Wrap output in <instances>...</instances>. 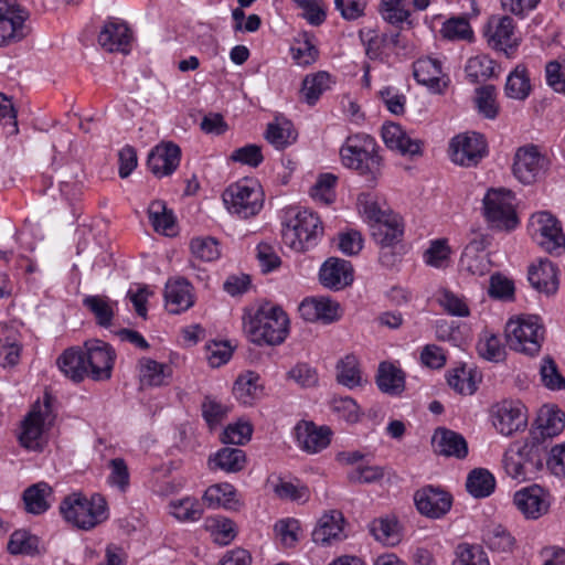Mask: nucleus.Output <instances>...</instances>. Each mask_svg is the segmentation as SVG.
I'll return each mask as SVG.
<instances>
[{
  "label": "nucleus",
  "mask_w": 565,
  "mask_h": 565,
  "mask_svg": "<svg viewBox=\"0 0 565 565\" xmlns=\"http://www.w3.org/2000/svg\"><path fill=\"white\" fill-rule=\"evenodd\" d=\"M289 319L278 306L269 302L248 307L243 316V329L255 344L278 345L288 335Z\"/></svg>",
  "instance_id": "nucleus-1"
},
{
  "label": "nucleus",
  "mask_w": 565,
  "mask_h": 565,
  "mask_svg": "<svg viewBox=\"0 0 565 565\" xmlns=\"http://www.w3.org/2000/svg\"><path fill=\"white\" fill-rule=\"evenodd\" d=\"M478 353L481 358L500 362L504 359L505 350L501 345L500 339L494 334L484 333L477 344Z\"/></svg>",
  "instance_id": "nucleus-58"
},
{
  "label": "nucleus",
  "mask_w": 565,
  "mask_h": 565,
  "mask_svg": "<svg viewBox=\"0 0 565 565\" xmlns=\"http://www.w3.org/2000/svg\"><path fill=\"white\" fill-rule=\"evenodd\" d=\"M484 36L491 49L504 52L507 56L513 54L519 46L515 24L509 15H492L487 23Z\"/></svg>",
  "instance_id": "nucleus-14"
},
{
  "label": "nucleus",
  "mask_w": 565,
  "mask_h": 565,
  "mask_svg": "<svg viewBox=\"0 0 565 565\" xmlns=\"http://www.w3.org/2000/svg\"><path fill=\"white\" fill-rule=\"evenodd\" d=\"M88 377L94 381L109 380L115 363V352L107 343L95 340L84 345Z\"/></svg>",
  "instance_id": "nucleus-16"
},
{
  "label": "nucleus",
  "mask_w": 565,
  "mask_h": 565,
  "mask_svg": "<svg viewBox=\"0 0 565 565\" xmlns=\"http://www.w3.org/2000/svg\"><path fill=\"white\" fill-rule=\"evenodd\" d=\"M414 501L420 514L431 519L444 516L451 508V495L439 487L426 486L417 490Z\"/></svg>",
  "instance_id": "nucleus-19"
},
{
  "label": "nucleus",
  "mask_w": 565,
  "mask_h": 565,
  "mask_svg": "<svg viewBox=\"0 0 565 565\" xmlns=\"http://www.w3.org/2000/svg\"><path fill=\"white\" fill-rule=\"evenodd\" d=\"M83 305L95 316L97 324L100 327L111 326L114 318V302L105 296H87Z\"/></svg>",
  "instance_id": "nucleus-47"
},
{
  "label": "nucleus",
  "mask_w": 565,
  "mask_h": 565,
  "mask_svg": "<svg viewBox=\"0 0 565 565\" xmlns=\"http://www.w3.org/2000/svg\"><path fill=\"white\" fill-rule=\"evenodd\" d=\"M370 532L376 541L386 545H395L399 542L397 523L387 518L376 519L370 524Z\"/></svg>",
  "instance_id": "nucleus-52"
},
{
  "label": "nucleus",
  "mask_w": 565,
  "mask_h": 565,
  "mask_svg": "<svg viewBox=\"0 0 565 565\" xmlns=\"http://www.w3.org/2000/svg\"><path fill=\"white\" fill-rule=\"evenodd\" d=\"M320 282L330 289L340 290L353 281V268L350 262L330 257L320 268Z\"/></svg>",
  "instance_id": "nucleus-21"
},
{
  "label": "nucleus",
  "mask_w": 565,
  "mask_h": 565,
  "mask_svg": "<svg viewBox=\"0 0 565 565\" xmlns=\"http://www.w3.org/2000/svg\"><path fill=\"white\" fill-rule=\"evenodd\" d=\"M466 488L472 497L486 498L494 491L495 479L487 469L476 468L468 475Z\"/></svg>",
  "instance_id": "nucleus-41"
},
{
  "label": "nucleus",
  "mask_w": 565,
  "mask_h": 565,
  "mask_svg": "<svg viewBox=\"0 0 565 565\" xmlns=\"http://www.w3.org/2000/svg\"><path fill=\"white\" fill-rule=\"evenodd\" d=\"M546 446L537 434H530L523 443L511 444L503 454L505 473L518 482L534 480L544 468Z\"/></svg>",
  "instance_id": "nucleus-2"
},
{
  "label": "nucleus",
  "mask_w": 565,
  "mask_h": 565,
  "mask_svg": "<svg viewBox=\"0 0 565 565\" xmlns=\"http://www.w3.org/2000/svg\"><path fill=\"white\" fill-rule=\"evenodd\" d=\"M331 429L317 426L312 422H300L296 426V437L299 446L307 452L316 454L327 448L331 440Z\"/></svg>",
  "instance_id": "nucleus-23"
},
{
  "label": "nucleus",
  "mask_w": 565,
  "mask_h": 565,
  "mask_svg": "<svg viewBox=\"0 0 565 565\" xmlns=\"http://www.w3.org/2000/svg\"><path fill=\"white\" fill-rule=\"evenodd\" d=\"M513 504L526 520H537L548 513L552 495L544 487L533 483L514 492Z\"/></svg>",
  "instance_id": "nucleus-13"
},
{
  "label": "nucleus",
  "mask_w": 565,
  "mask_h": 565,
  "mask_svg": "<svg viewBox=\"0 0 565 565\" xmlns=\"http://www.w3.org/2000/svg\"><path fill=\"white\" fill-rule=\"evenodd\" d=\"M301 317L307 321L331 323L340 318V306L329 298L305 299L299 306Z\"/></svg>",
  "instance_id": "nucleus-24"
},
{
  "label": "nucleus",
  "mask_w": 565,
  "mask_h": 565,
  "mask_svg": "<svg viewBox=\"0 0 565 565\" xmlns=\"http://www.w3.org/2000/svg\"><path fill=\"white\" fill-rule=\"evenodd\" d=\"M171 513L181 521H196L202 515L201 503L193 498L171 502Z\"/></svg>",
  "instance_id": "nucleus-61"
},
{
  "label": "nucleus",
  "mask_w": 565,
  "mask_h": 565,
  "mask_svg": "<svg viewBox=\"0 0 565 565\" xmlns=\"http://www.w3.org/2000/svg\"><path fill=\"white\" fill-rule=\"evenodd\" d=\"M205 527L211 533L213 541L220 545L230 544L236 536L234 522L224 516L206 519Z\"/></svg>",
  "instance_id": "nucleus-46"
},
{
  "label": "nucleus",
  "mask_w": 565,
  "mask_h": 565,
  "mask_svg": "<svg viewBox=\"0 0 565 565\" xmlns=\"http://www.w3.org/2000/svg\"><path fill=\"white\" fill-rule=\"evenodd\" d=\"M454 565H490L486 552L476 545L461 544Z\"/></svg>",
  "instance_id": "nucleus-64"
},
{
  "label": "nucleus",
  "mask_w": 565,
  "mask_h": 565,
  "mask_svg": "<svg viewBox=\"0 0 565 565\" xmlns=\"http://www.w3.org/2000/svg\"><path fill=\"white\" fill-rule=\"evenodd\" d=\"M181 149L169 141L156 146L148 156L147 166L158 178L172 174L179 167Z\"/></svg>",
  "instance_id": "nucleus-20"
},
{
  "label": "nucleus",
  "mask_w": 565,
  "mask_h": 565,
  "mask_svg": "<svg viewBox=\"0 0 565 565\" xmlns=\"http://www.w3.org/2000/svg\"><path fill=\"white\" fill-rule=\"evenodd\" d=\"M148 215L154 231L167 236L175 232V218L171 210L167 209L163 201L157 200L150 203Z\"/></svg>",
  "instance_id": "nucleus-40"
},
{
  "label": "nucleus",
  "mask_w": 565,
  "mask_h": 565,
  "mask_svg": "<svg viewBox=\"0 0 565 565\" xmlns=\"http://www.w3.org/2000/svg\"><path fill=\"white\" fill-rule=\"evenodd\" d=\"M245 465L246 455L239 448H222L209 459L212 470L220 469L225 472H238L244 469Z\"/></svg>",
  "instance_id": "nucleus-37"
},
{
  "label": "nucleus",
  "mask_w": 565,
  "mask_h": 565,
  "mask_svg": "<svg viewBox=\"0 0 565 565\" xmlns=\"http://www.w3.org/2000/svg\"><path fill=\"white\" fill-rule=\"evenodd\" d=\"M166 308L170 313H180L193 305L191 286L184 279L169 280L164 288Z\"/></svg>",
  "instance_id": "nucleus-30"
},
{
  "label": "nucleus",
  "mask_w": 565,
  "mask_h": 565,
  "mask_svg": "<svg viewBox=\"0 0 565 565\" xmlns=\"http://www.w3.org/2000/svg\"><path fill=\"white\" fill-rule=\"evenodd\" d=\"M415 79L436 92L441 90L443 67L441 62L433 57L418 58L413 65Z\"/></svg>",
  "instance_id": "nucleus-33"
},
{
  "label": "nucleus",
  "mask_w": 565,
  "mask_h": 565,
  "mask_svg": "<svg viewBox=\"0 0 565 565\" xmlns=\"http://www.w3.org/2000/svg\"><path fill=\"white\" fill-rule=\"evenodd\" d=\"M298 46L292 49V56L297 64L307 66L312 64L318 55L319 51L315 44L313 36L307 32L299 34L297 40Z\"/></svg>",
  "instance_id": "nucleus-54"
},
{
  "label": "nucleus",
  "mask_w": 565,
  "mask_h": 565,
  "mask_svg": "<svg viewBox=\"0 0 565 565\" xmlns=\"http://www.w3.org/2000/svg\"><path fill=\"white\" fill-rule=\"evenodd\" d=\"M344 167L375 181L381 174L382 158L377 153V145L373 137L366 134L349 136L340 149Z\"/></svg>",
  "instance_id": "nucleus-4"
},
{
  "label": "nucleus",
  "mask_w": 565,
  "mask_h": 565,
  "mask_svg": "<svg viewBox=\"0 0 565 565\" xmlns=\"http://www.w3.org/2000/svg\"><path fill=\"white\" fill-rule=\"evenodd\" d=\"M338 178L332 173L320 174L316 183L311 186V196L324 204H330L334 201L335 193L334 186Z\"/></svg>",
  "instance_id": "nucleus-56"
},
{
  "label": "nucleus",
  "mask_w": 565,
  "mask_h": 565,
  "mask_svg": "<svg viewBox=\"0 0 565 565\" xmlns=\"http://www.w3.org/2000/svg\"><path fill=\"white\" fill-rule=\"evenodd\" d=\"M264 385L258 373L254 371H245L235 380L233 394L235 398L244 404L252 405L263 395Z\"/></svg>",
  "instance_id": "nucleus-32"
},
{
  "label": "nucleus",
  "mask_w": 565,
  "mask_h": 565,
  "mask_svg": "<svg viewBox=\"0 0 565 565\" xmlns=\"http://www.w3.org/2000/svg\"><path fill=\"white\" fill-rule=\"evenodd\" d=\"M300 523L296 519L280 520L275 524V532L285 547H294L299 541Z\"/></svg>",
  "instance_id": "nucleus-62"
},
{
  "label": "nucleus",
  "mask_w": 565,
  "mask_h": 565,
  "mask_svg": "<svg viewBox=\"0 0 565 565\" xmlns=\"http://www.w3.org/2000/svg\"><path fill=\"white\" fill-rule=\"evenodd\" d=\"M323 235L322 222L308 209H291L282 223L281 237L295 252H306L316 246Z\"/></svg>",
  "instance_id": "nucleus-3"
},
{
  "label": "nucleus",
  "mask_w": 565,
  "mask_h": 565,
  "mask_svg": "<svg viewBox=\"0 0 565 565\" xmlns=\"http://www.w3.org/2000/svg\"><path fill=\"white\" fill-rule=\"evenodd\" d=\"M53 402L52 395L45 393L43 401L36 402L22 422L19 441L23 448L32 451L43 449L45 444L44 428L51 426L55 418Z\"/></svg>",
  "instance_id": "nucleus-7"
},
{
  "label": "nucleus",
  "mask_w": 565,
  "mask_h": 565,
  "mask_svg": "<svg viewBox=\"0 0 565 565\" xmlns=\"http://www.w3.org/2000/svg\"><path fill=\"white\" fill-rule=\"evenodd\" d=\"M449 150L456 164L475 167L486 156L487 143L480 134H462L451 139Z\"/></svg>",
  "instance_id": "nucleus-15"
},
{
  "label": "nucleus",
  "mask_w": 565,
  "mask_h": 565,
  "mask_svg": "<svg viewBox=\"0 0 565 565\" xmlns=\"http://www.w3.org/2000/svg\"><path fill=\"white\" fill-rule=\"evenodd\" d=\"M331 76L327 72L307 75L302 81L301 94L309 105H315L323 92L330 88Z\"/></svg>",
  "instance_id": "nucleus-42"
},
{
  "label": "nucleus",
  "mask_w": 565,
  "mask_h": 565,
  "mask_svg": "<svg viewBox=\"0 0 565 565\" xmlns=\"http://www.w3.org/2000/svg\"><path fill=\"white\" fill-rule=\"evenodd\" d=\"M483 216L492 228L512 231L519 225L514 195L504 189H490L483 198Z\"/></svg>",
  "instance_id": "nucleus-9"
},
{
  "label": "nucleus",
  "mask_w": 565,
  "mask_h": 565,
  "mask_svg": "<svg viewBox=\"0 0 565 565\" xmlns=\"http://www.w3.org/2000/svg\"><path fill=\"white\" fill-rule=\"evenodd\" d=\"M223 202L230 213L241 218H249L263 209L264 194L257 182L244 179L224 191Z\"/></svg>",
  "instance_id": "nucleus-8"
},
{
  "label": "nucleus",
  "mask_w": 565,
  "mask_h": 565,
  "mask_svg": "<svg viewBox=\"0 0 565 565\" xmlns=\"http://www.w3.org/2000/svg\"><path fill=\"white\" fill-rule=\"evenodd\" d=\"M491 238L487 234H476L465 247L459 260L460 269L471 275L483 276L491 269V260L487 247Z\"/></svg>",
  "instance_id": "nucleus-17"
},
{
  "label": "nucleus",
  "mask_w": 565,
  "mask_h": 565,
  "mask_svg": "<svg viewBox=\"0 0 565 565\" xmlns=\"http://www.w3.org/2000/svg\"><path fill=\"white\" fill-rule=\"evenodd\" d=\"M29 11L17 3L0 1V46L20 42L30 32Z\"/></svg>",
  "instance_id": "nucleus-12"
},
{
  "label": "nucleus",
  "mask_w": 565,
  "mask_h": 565,
  "mask_svg": "<svg viewBox=\"0 0 565 565\" xmlns=\"http://www.w3.org/2000/svg\"><path fill=\"white\" fill-rule=\"evenodd\" d=\"M447 382L452 390L462 395H471L477 390L472 370H468L463 365L450 370L447 374Z\"/></svg>",
  "instance_id": "nucleus-51"
},
{
  "label": "nucleus",
  "mask_w": 565,
  "mask_h": 565,
  "mask_svg": "<svg viewBox=\"0 0 565 565\" xmlns=\"http://www.w3.org/2000/svg\"><path fill=\"white\" fill-rule=\"evenodd\" d=\"M540 376L546 388L551 391L565 390V377L561 374L556 362L550 355L542 359Z\"/></svg>",
  "instance_id": "nucleus-53"
},
{
  "label": "nucleus",
  "mask_w": 565,
  "mask_h": 565,
  "mask_svg": "<svg viewBox=\"0 0 565 565\" xmlns=\"http://www.w3.org/2000/svg\"><path fill=\"white\" fill-rule=\"evenodd\" d=\"M265 137L276 149H285L296 141L297 134L292 124L284 120L268 124Z\"/></svg>",
  "instance_id": "nucleus-44"
},
{
  "label": "nucleus",
  "mask_w": 565,
  "mask_h": 565,
  "mask_svg": "<svg viewBox=\"0 0 565 565\" xmlns=\"http://www.w3.org/2000/svg\"><path fill=\"white\" fill-rule=\"evenodd\" d=\"M531 236L545 252L561 254L565 248V235L559 222L548 212H540L531 217Z\"/></svg>",
  "instance_id": "nucleus-11"
},
{
  "label": "nucleus",
  "mask_w": 565,
  "mask_h": 565,
  "mask_svg": "<svg viewBox=\"0 0 565 565\" xmlns=\"http://www.w3.org/2000/svg\"><path fill=\"white\" fill-rule=\"evenodd\" d=\"M532 92V85L527 68L519 64L508 75L504 94L508 98L516 100H525Z\"/></svg>",
  "instance_id": "nucleus-38"
},
{
  "label": "nucleus",
  "mask_w": 565,
  "mask_h": 565,
  "mask_svg": "<svg viewBox=\"0 0 565 565\" xmlns=\"http://www.w3.org/2000/svg\"><path fill=\"white\" fill-rule=\"evenodd\" d=\"M329 406L333 414L349 424H355L361 419L362 412L352 397L334 396Z\"/></svg>",
  "instance_id": "nucleus-50"
},
{
  "label": "nucleus",
  "mask_w": 565,
  "mask_h": 565,
  "mask_svg": "<svg viewBox=\"0 0 565 565\" xmlns=\"http://www.w3.org/2000/svg\"><path fill=\"white\" fill-rule=\"evenodd\" d=\"M476 107L484 118L495 119L500 111V105L497 102V88L494 85H484L476 89Z\"/></svg>",
  "instance_id": "nucleus-45"
},
{
  "label": "nucleus",
  "mask_w": 565,
  "mask_h": 565,
  "mask_svg": "<svg viewBox=\"0 0 565 565\" xmlns=\"http://www.w3.org/2000/svg\"><path fill=\"white\" fill-rule=\"evenodd\" d=\"M537 426L531 434H537L540 440L544 443L545 438H552L559 435L565 428V413L553 406L541 408L537 419Z\"/></svg>",
  "instance_id": "nucleus-31"
},
{
  "label": "nucleus",
  "mask_w": 565,
  "mask_h": 565,
  "mask_svg": "<svg viewBox=\"0 0 565 565\" xmlns=\"http://www.w3.org/2000/svg\"><path fill=\"white\" fill-rule=\"evenodd\" d=\"M131 33L126 22L111 19L105 23L98 34V43L108 52L129 51Z\"/></svg>",
  "instance_id": "nucleus-22"
},
{
  "label": "nucleus",
  "mask_w": 565,
  "mask_h": 565,
  "mask_svg": "<svg viewBox=\"0 0 565 565\" xmlns=\"http://www.w3.org/2000/svg\"><path fill=\"white\" fill-rule=\"evenodd\" d=\"M344 518L338 510H331L321 515L312 531V540L317 544L328 545L344 537Z\"/></svg>",
  "instance_id": "nucleus-25"
},
{
  "label": "nucleus",
  "mask_w": 565,
  "mask_h": 565,
  "mask_svg": "<svg viewBox=\"0 0 565 565\" xmlns=\"http://www.w3.org/2000/svg\"><path fill=\"white\" fill-rule=\"evenodd\" d=\"M492 420L501 435L511 436L526 427L525 406L520 401H503L493 407Z\"/></svg>",
  "instance_id": "nucleus-18"
},
{
  "label": "nucleus",
  "mask_w": 565,
  "mask_h": 565,
  "mask_svg": "<svg viewBox=\"0 0 565 565\" xmlns=\"http://www.w3.org/2000/svg\"><path fill=\"white\" fill-rule=\"evenodd\" d=\"M489 548L498 552H510L514 545L512 535L501 525L488 530L483 537Z\"/></svg>",
  "instance_id": "nucleus-63"
},
{
  "label": "nucleus",
  "mask_w": 565,
  "mask_h": 565,
  "mask_svg": "<svg viewBox=\"0 0 565 565\" xmlns=\"http://www.w3.org/2000/svg\"><path fill=\"white\" fill-rule=\"evenodd\" d=\"M505 338L511 350L534 356L541 351L545 328L539 316H521L507 323Z\"/></svg>",
  "instance_id": "nucleus-6"
},
{
  "label": "nucleus",
  "mask_w": 565,
  "mask_h": 565,
  "mask_svg": "<svg viewBox=\"0 0 565 565\" xmlns=\"http://www.w3.org/2000/svg\"><path fill=\"white\" fill-rule=\"evenodd\" d=\"M337 381L348 388H354L361 385L362 375L355 355L348 354L338 362Z\"/></svg>",
  "instance_id": "nucleus-43"
},
{
  "label": "nucleus",
  "mask_w": 565,
  "mask_h": 565,
  "mask_svg": "<svg viewBox=\"0 0 565 565\" xmlns=\"http://www.w3.org/2000/svg\"><path fill=\"white\" fill-rule=\"evenodd\" d=\"M550 167V159L541 147L526 143L515 150L513 157V175L523 184L536 182Z\"/></svg>",
  "instance_id": "nucleus-10"
},
{
  "label": "nucleus",
  "mask_w": 565,
  "mask_h": 565,
  "mask_svg": "<svg viewBox=\"0 0 565 565\" xmlns=\"http://www.w3.org/2000/svg\"><path fill=\"white\" fill-rule=\"evenodd\" d=\"M558 269L550 259H540L529 270V281L539 291L554 294L558 288Z\"/></svg>",
  "instance_id": "nucleus-29"
},
{
  "label": "nucleus",
  "mask_w": 565,
  "mask_h": 565,
  "mask_svg": "<svg viewBox=\"0 0 565 565\" xmlns=\"http://www.w3.org/2000/svg\"><path fill=\"white\" fill-rule=\"evenodd\" d=\"M60 511L66 522L82 530H90L108 518L107 502L100 494L87 499L73 493L62 501Z\"/></svg>",
  "instance_id": "nucleus-5"
},
{
  "label": "nucleus",
  "mask_w": 565,
  "mask_h": 565,
  "mask_svg": "<svg viewBox=\"0 0 565 565\" xmlns=\"http://www.w3.org/2000/svg\"><path fill=\"white\" fill-rule=\"evenodd\" d=\"M381 14L385 21L391 24H399L409 17L408 4L406 0H382Z\"/></svg>",
  "instance_id": "nucleus-60"
},
{
  "label": "nucleus",
  "mask_w": 565,
  "mask_h": 565,
  "mask_svg": "<svg viewBox=\"0 0 565 565\" xmlns=\"http://www.w3.org/2000/svg\"><path fill=\"white\" fill-rule=\"evenodd\" d=\"M61 372L75 383L88 377L85 352L83 348L72 347L66 349L56 360Z\"/></svg>",
  "instance_id": "nucleus-28"
},
{
  "label": "nucleus",
  "mask_w": 565,
  "mask_h": 565,
  "mask_svg": "<svg viewBox=\"0 0 565 565\" xmlns=\"http://www.w3.org/2000/svg\"><path fill=\"white\" fill-rule=\"evenodd\" d=\"M39 540L26 531H14L8 542V551L11 554H33L38 550Z\"/></svg>",
  "instance_id": "nucleus-57"
},
{
  "label": "nucleus",
  "mask_w": 565,
  "mask_h": 565,
  "mask_svg": "<svg viewBox=\"0 0 565 565\" xmlns=\"http://www.w3.org/2000/svg\"><path fill=\"white\" fill-rule=\"evenodd\" d=\"M235 497V489L230 483L213 484L209 487L203 495V501L209 507H226L230 504Z\"/></svg>",
  "instance_id": "nucleus-59"
},
{
  "label": "nucleus",
  "mask_w": 565,
  "mask_h": 565,
  "mask_svg": "<svg viewBox=\"0 0 565 565\" xmlns=\"http://www.w3.org/2000/svg\"><path fill=\"white\" fill-rule=\"evenodd\" d=\"M190 248L192 255L203 262L216 260L221 255L218 242L213 237L192 238Z\"/></svg>",
  "instance_id": "nucleus-55"
},
{
  "label": "nucleus",
  "mask_w": 565,
  "mask_h": 565,
  "mask_svg": "<svg viewBox=\"0 0 565 565\" xmlns=\"http://www.w3.org/2000/svg\"><path fill=\"white\" fill-rule=\"evenodd\" d=\"M52 488L49 483L41 481L30 486L23 492L25 511L32 514H42L50 508L49 499L52 497Z\"/></svg>",
  "instance_id": "nucleus-39"
},
{
  "label": "nucleus",
  "mask_w": 565,
  "mask_h": 565,
  "mask_svg": "<svg viewBox=\"0 0 565 565\" xmlns=\"http://www.w3.org/2000/svg\"><path fill=\"white\" fill-rule=\"evenodd\" d=\"M431 445L436 454L446 457L465 458L468 455V446L466 439L458 433L446 428L436 429Z\"/></svg>",
  "instance_id": "nucleus-27"
},
{
  "label": "nucleus",
  "mask_w": 565,
  "mask_h": 565,
  "mask_svg": "<svg viewBox=\"0 0 565 565\" xmlns=\"http://www.w3.org/2000/svg\"><path fill=\"white\" fill-rule=\"evenodd\" d=\"M140 382L147 386H161L169 383L172 377V367L159 363L150 358H142L139 361Z\"/></svg>",
  "instance_id": "nucleus-35"
},
{
  "label": "nucleus",
  "mask_w": 565,
  "mask_h": 565,
  "mask_svg": "<svg viewBox=\"0 0 565 565\" xmlns=\"http://www.w3.org/2000/svg\"><path fill=\"white\" fill-rule=\"evenodd\" d=\"M443 38L450 41H471L473 31L466 17H452L443 23Z\"/></svg>",
  "instance_id": "nucleus-49"
},
{
  "label": "nucleus",
  "mask_w": 565,
  "mask_h": 565,
  "mask_svg": "<svg viewBox=\"0 0 565 565\" xmlns=\"http://www.w3.org/2000/svg\"><path fill=\"white\" fill-rule=\"evenodd\" d=\"M379 388L390 395H398L405 388V376L401 369L388 362H382L376 375Z\"/></svg>",
  "instance_id": "nucleus-36"
},
{
  "label": "nucleus",
  "mask_w": 565,
  "mask_h": 565,
  "mask_svg": "<svg viewBox=\"0 0 565 565\" xmlns=\"http://www.w3.org/2000/svg\"><path fill=\"white\" fill-rule=\"evenodd\" d=\"M372 236L381 245H394L402 239L404 228L401 217L391 214L377 224H371Z\"/></svg>",
  "instance_id": "nucleus-34"
},
{
  "label": "nucleus",
  "mask_w": 565,
  "mask_h": 565,
  "mask_svg": "<svg viewBox=\"0 0 565 565\" xmlns=\"http://www.w3.org/2000/svg\"><path fill=\"white\" fill-rule=\"evenodd\" d=\"M382 138L387 148L398 151L401 154L416 156L422 153L423 142L411 138L403 128L394 122L382 127Z\"/></svg>",
  "instance_id": "nucleus-26"
},
{
  "label": "nucleus",
  "mask_w": 565,
  "mask_h": 565,
  "mask_svg": "<svg viewBox=\"0 0 565 565\" xmlns=\"http://www.w3.org/2000/svg\"><path fill=\"white\" fill-rule=\"evenodd\" d=\"M494 61L489 56L477 55L468 60L465 72L471 83H480L494 74Z\"/></svg>",
  "instance_id": "nucleus-48"
}]
</instances>
